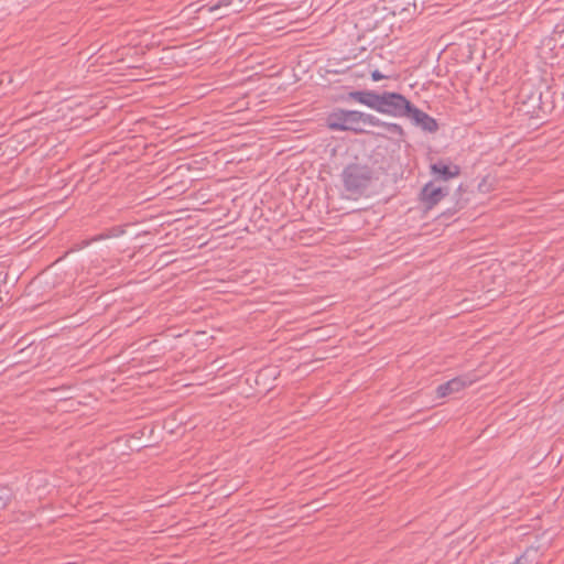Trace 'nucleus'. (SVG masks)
<instances>
[{
    "label": "nucleus",
    "instance_id": "f257e3e1",
    "mask_svg": "<svg viewBox=\"0 0 564 564\" xmlns=\"http://www.w3.org/2000/svg\"><path fill=\"white\" fill-rule=\"evenodd\" d=\"M361 122L365 124H376L377 117L358 110L337 108L328 113L326 118V126L332 131H352L360 133L364 131L359 127Z\"/></svg>",
    "mask_w": 564,
    "mask_h": 564
},
{
    "label": "nucleus",
    "instance_id": "f03ea898",
    "mask_svg": "<svg viewBox=\"0 0 564 564\" xmlns=\"http://www.w3.org/2000/svg\"><path fill=\"white\" fill-rule=\"evenodd\" d=\"M340 177L346 192L362 195L371 186L376 173L367 164L350 163L344 167Z\"/></svg>",
    "mask_w": 564,
    "mask_h": 564
},
{
    "label": "nucleus",
    "instance_id": "7ed1b4c3",
    "mask_svg": "<svg viewBox=\"0 0 564 564\" xmlns=\"http://www.w3.org/2000/svg\"><path fill=\"white\" fill-rule=\"evenodd\" d=\"M411 109V101L399 93L383 91L379 95L376 111L395 118H405Z\"/></svg>",
    "mask_w": 564,
    "mask_h": 564
},
{
    "label": "nucleus",
    "instance_id": "20e7f679",
    "mask_svg": "<svg viewBox=\"0 0 564 564\" xmlns=\"http://www.w3.org/2000/svg\"><path fill=\"white\" fill-rule=\"evenodd\" d=\"M449 193L448 186H437L435 182L426 183L420 193V200L426 209L435 207Z\"/></svg>",
    "mask_w": 564,
    "mask_h": 564
},
{
    "label": "nucleus",
    "instance_id": "39448f33",
    "mask_svg": "<svg viewBox=\"0 0 564 564\" xmlns=\"http://www.w3.org/2000/svg\"><path fill=\"white\" fill-rule=\"evenodd\" d=\"M405 118L410 119L412 123L420 127L423 131L433 133L438 130L437 121L429 113L422 111L411 102V109Z\"/></svg>",
    "mask_w": 564,
    "mask_h": 564
},
{
    "label": "nucleus",
    "instance_id": "423d86ee",
    "mask_svg": "<svg viewBox=\"0 0 564 564\" xmlns=\"http://www.w3.org/2000/svg\"><path fill=\"white\" fill-rule=\"evenodd\" d=\"M431 173L434 176L433 182H446L451 178L457 177L460 174V167L451 162L437 161L430 166Z\"/></svg>",
    "mask_w": 564,
    "mask_h": 564
},
{
    "label": "nucleus",
    "instance_id": "0eeeda50",
    "mask_svg": "<svg viewBox=\"0 0 564 564\" xmlns=\"http://www.w3.org/2000/svg\"><path fill=\"white\" fill-rule=\"evenodd\" d=\"M473 380L467 379L466 377H456L448 380L445 383L440 384L436 388V394L438 398H445L453 393H457L470 386Z\"/></svg>",
    "mask_w": 564,
    "mask_h": 564
},
{
    "label": "nucleus",
    "instance_id": "6e6552de",
    "mask_svg": "<svg viewBox=\"0 0 564 564\" xmlns=\"http://www.w3.org/2000/svg\"><path fill=\"white\" fill-rule=\"evenodd\" d=\"M379 95V93L373 90H354L348 94L347 99L357 101L376 110Z\"/></svg>",
    "mask_w": 564,
    "mask_h": 564
},
{
    "label": "nucleus",
    "instance_id": "1a4fd4ad",
    "mask_svg": "<svg viewBox=\"0 0 564 564\" xmlns=\"http://www.w3.org/2000/svg\"><path fill=\"white\" fill-rule=\"evenodd\" d=\"M372 127H381L383 128L387 132L391 133V134H394V135H398L400 138H403L404 137V130L403 128L398 124V123H392V122H384V121H381L379 118H377V123L376 124H371Z\"/></svg>",
    "mask_w": 564,
    "mask_h": 564
},
{
    "label": "nucleus",
    "instance_id": "9d476101",
    "mask_svg": "<svg viewBox=\"0 0 564 564\" xmlns=\"http://www.w3.org/2000/svg\"><path fill=\"white\" fill-rule=\"evenodd\" d=\"M123 232L124 231L120 227H112V228L104 231L102 234L95 236L91 239V241H99V240L107 239V238L119 237Z\"/></svg>",
    "mask_w": 564,
    "mask_h": 564
},
{
    "label": "nucleus",
    "instance_id": "9b49d317",
    "mask_svg": "<svg viewBox=\"0 0 564 564\" xmlns=\"http://www.w3.org/2000/svg\"><path fill=\"white\" fill-rule=\"evenodd\" d=\"M534 552H531V551H525L522 555H520L514 564H533V560L530 557L531 554H533Z\"/></svg>",
    "mask_w": 564,
    "mask_h": 564
},
{
    "label": "nucleus",
    "instance_id": "f8f14e48",
    "mask_svg": "<svg viewBox=\"0 0 564 564\" xmlns=\"http://www.w3.org/2000/svg\"><path fill=\"white\" fill-rule=\"evenodd\" d=\"M231 4V0H219L216 4L209 7V12H214L215 10L221 8V7H228Z\"/></svg>",
    "mask_w": 564,
    "mask_h": 564
},
{
    "label": "nucleus",
    "instance_id": "ddd939ff",
    "mask_svg": "<svg viewBox=\"0 0 564 564\" xmlns=\"http://www.w3.org/2000/svg\"><path fill=\"white\" fill-rule=\"evenodd\" d=\"M541 98H542V94L540 93V94H539V97H538V99H539V106H538V107H539V109H540L542 112L551 111V110H552V107H550L549 105H545V104L541 100Z\"/></svg>",
    "mask_w": 564,
    "mask_h": 564
},
{
    "label": "nucleus",
    "instance_id": "4468645a",
    "mask_svg": "<svg viewBox=\"0 0 564 564\" xmlns=\"http://www.w3.org/2000/svg\"><path fill=\"white\" fill-rule=\"evenodd\" d=\"M371 78L373 82H378L386 78V76L382 75L378 69H375L373 72H371Z\"/></svg>",
    "mask_w": 564,
    "mask_h": 564
},
{
    "label": "nucleus",
    "instance_id": "2eb2a0df",
    "mask_svg": "<svg viewBox=\"0 0 564 564\" xmlns=\"http://www.w3.org/2000/svg\"><path fill=\"white\" fill-rule=\"evenodd\" d=\"M3 506L2 499L0 498V508Z\"/></svg>",
    "mask_w": 564,
    "mask_h": 564
}]
</instances>
